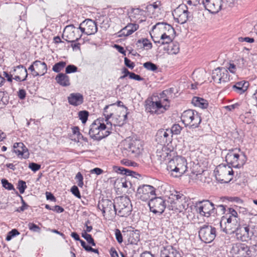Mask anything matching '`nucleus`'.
I'll return each mask as SVG.
<instances>
[{"instance_id":"f257e3e1","label":"nucleus","mask_w":257,"mask_h":257,"mask_svg":"<svg viewBox=\"0 0 257 257\" xmlns=\"http://www.w3.org/2000/svg\"><path fill=\"white\" fill-rule=\"evenodd\" d=\"M175 31L169 24L166 23H158L153 27L150 35L155 44L163 45L173 41Z\"/></svg>"},{"instance_id":"f03ea898","label":"nucleus","mask_w":257,"mask_h":257,"mask_svg":"<svg viewBox=\"0 0 257 257\" xmlns=\"http://www.w3.org/2000/svg\"><path fill=\"white\" fill-rule=\"evenodd\" d=\"M172 88L169 90H164L161 95L159 100L147 99L146 101V109L150 113L159 114L165 112L169 107L168 98H163V96H166L168 93L172 92Z\"/></svg>"},{"instance_id":"7ed1b4c3","label":"nucleus","mask_w":257,"mask_h":257,"mask_svg":"<svg viewBox=\"0 0 257 257\" xmlns=\"http://www.w3.org/2000/svg\"><path fill=\"white\" fill-rule=\"evenodd\" d=\"M167 169L174 177H179L187 170L186 160L181 156H177L169 161Z\"/></svg>"},{"instance_id":"20e7f679","label":"nucleus","mask_w":257,"mask_h":257,"mask_svg":"<svg viewBox=\"0 0 257 257\" xmlns=\"http://www.w3.org/2000/svg\"><path fill=\"white\" fill-rule=\"evenodd\" d=\"M103 118H99L90 125L89 135L94 140L100 141L109 135L108 131H105L107 127L103 122Z\"/></svg>"},{"instance_id":"39448f33","label":"nucleus","mask_w":257,"mask_h":257,"mask_svg":"<svg viewBox=\"0 0 257 257\" xmlns=\"http://www.w3.org/2000/svg\"><path fill=\"white\" fill-rule=\"evenodd\" d=\"M115 215L121 217L128 216L132 211L131 200L127 196H121L115 200Z\"/></svg>"},{"instance_id":"423d86ee","label":"nucleus","mask_w":257,"mask_h":257,"mask_svg":"<svg viewBox=\"0 0 257 257\" xmlns=\"http://www.w3.org/2000/svg\"><path fill=\"white\" fill-rule=\"evenodd\" d=\"M216 180L221 183L229 182L233 178V171L231 167L228 165L220 164L214 170Z\"/></svg>"},{"instance_id":"0eeeda50","label":"nucleus","mask_w":257,"mask_h":257,"mask_svg":"<svg viewBox=\"0 0 257 257\" xmlns=\"http://www.w3.org/2000/svg\"><path fill=\"white\" fill-rule=\"evenodd\" d=\"M181 119L186 126L192 128L198 127L201 121L200 114L192 109L184 111L181 115Z\"/></svg>"},{"instance_id":"6e6552de","label":"nucleus","mask_w":257,"mask_h":257,"mask_svg":"<svg viewBox=\"0 0 257 257\" xmlns=\"http://www.w3.org/2000/svg\"><path fill=\"white\" fill-rule=\"evenodd\" d=\"M240 149H234L229 150L225 156V161L227 165L232 167L239 168L242 167L245 163V156H241Z\"/></svg>"},{"instance_id":"1a4fd4ad","label":"nucleus","mask_w":257,"mask_h":257,"mask_svg":"<svg viewBox=\"0 0 257 257\" xmlns=\"http://www.w3.org/2000/svg\"><path fill=\"white\" fill-rule=\"evenodd\" d=\"M195 209L196 212L202 216L209 217L214 216L216 214V209H215L214 204L208 200L197 202Z\"/></svg>"},{"instance_id":"9d476101","label":"nucleus","mask_w":257,"mask_h":257,"mask_svg":"<svg viewBox=\"0 0 257 257\" xmlns=\"http://www.w3.org/2000/svg\"><path fill=\"white\" fill-rule=\"evenodd\" d=\"M198 233L201 241L205 243H210L216 236V229L214 227L205 224L200 227Z\"/></svg>"},{"instance_id":"9b49d317","label":"nucleus","mask_w":257,"mask_h":257,"mask_svg":"<svg viewBox=\"0 0 257 257\" xmlns=\"http://www.w3.org/2000/svg\"><path fill=\"white\" fill-rule=\"evenodd\" d=\"M172 14L176 22L181 24L185 23L188 20L192 18V15L188 12L185 5H179L174 10Z\"/></svg>"},{"instance_id":"f8f14e48","label":"nucleus","mask_w":257,"mask_h":257,"mask_svg":"<svg viewBox=\"0 0 257 257\" xmlns=\"http://www.w3.org/2000/svg\"><path fill=\"white\" fill-rule=\"evenodd\" d=\"M222 230L227 234L233 233L239 226L238 220L222 216L220 222Z\"/></svg>"},{"instance_id":"ddd939ff","label":"nucleus","mask_w":257,"mask_h":257,"mask_svg":"<svg viewBox=\"0 0 257 257\" xmlns=\"http://www.w3.org/2000/svg\"><path fill=\"white\" fill-rule=\"evenodd\" d=\"M156 189L152 186L143 185L137 189L136 196L139 199L143 201H147L151 199V197L156 195Z\"/></svg>"},{"instance_id":"4468645a","label":"nucleus","mask_w":257,"mask_h":257,"mask_svg":"<svg viewBox=\"0 0 257 257\" xmlns=\"http://www.w3.org/2000/svg\"><path fill=\"white\" fill-rule=\"evenodd\" d=\"M79 30L73 25L67 26L64 30L63 37L68 42L74 43L82 37V33H80Z\"/></svg>"},{"instance_id":"2eb2a0df","label":"nucleus","mask_w":257,"mask_h":257,"mask_svg":"<svg viewBox=\"0 0 257 257\" xmlns=\"http://www.w3.org/2000/svg\"><path fill=\"white\" fill-rule=\"evenodd\" d=\"M114 205L115 201L113 202L108 199H102L99 201L97 207L102 211L103 216L113 217L115 215Z\"/></svg>"},{"instance_id":"dca6fc26","label":"nucleus","mask_w":257,"mask_h":257,"mask_svg":"<svg viewBox=\"0 0 257 257\" xmlns=\"http://www.w3.org/2000/svg\"><path fill=\"white\" fill-rule=\"evenodd\" d=\"M212 78L216 83H225L229 81V75L225 67H218L212 71Z\"/></svg>"},{"instance_id":"f3484780","label":"nucleus","mask_w":257,"mask_h":257,"mask_svg":"<svg viewBox=\"0 0 257 257\" xmlns=\"http://www.w3.org/2000/svg\"><path fill=\"white\" fill-rule=\"evenodd\" d=\"M150 210L155 214H162L166 207L165 201L162 197L152 198L149 202Z\"/></svg>"},{"instance_id":"a211bd4d","label":"nucleus","mask_w":257,"mask_h":257,"mask_svg":"<svg viewBox=\"0 0 257 257\" xmlns=\"http://www.w3.org/2000/svg\"><path fill=\"white\" fill-rule=\"evenodd\" d=\"M79 29L82 33L87 35H93L97 31V27L95 21L91 19H86L79 25Z\"/></svg>"},{"instance_id":"6ab92c4d","label":"nucleus","mask_w":257,"mask_h":257,"mask_svg":"<svg viewBox=\"0 0 257 257\" xmlns=\"http://www.w3.org/2000/svg\"><path fill=\"white\" fill-rule=\"evenodd\" d=\"M124 148L128 152V155L136 157L143 150V145L140 140H133L126 143Z\"/></svg>"},{"instance_id":"aec40b11","label":"nucleus","mask_w":257,"mask_h":257,"mask_svg":"<svg viewBox=\"0 0 257 257\" xmlns=\"http://www.w3.org/2000/svg\"><path fill=\"white\" fill-rule=\"evenodd\" d=\"M205 10L212 14H216L221 10L223 0H203L202 2Z\"/></svg>"},{"instance_id":"412c9836","label":"nucleus","mask_w":257,"mask_h":257,"mask_svg":"<svg viewBox=\"0 0 257 257\" xmlns=\"http://www.w3.org/2000/svg\"><path fill=\"white\" fill-rule=\"evenodd\" d=\"M248 246L245 243H237L232 244L230 252L234 257H246L249 255Z\"/></svg>"},{"instance_id":"4be33fe9","label":"nucleus","mask_w":257,"mask_h":257,"mask_svg":"<svg viewBox=\"0 0 257 257\" xmlns=\"http://www.w3.org/2000/svg\"><path fill=\"white\" fill-rule=\"evenodd\" d=\"M171 132L169 130L161 129L158 131L156 135V141L162 146L171 141Z\"/></svg>"},{"instance_id":"5701e85b","label":"nucleus","mask_w":257,"mask_h":257,"mask_svg":"<svg viewBox=\"0 0 257 257\" xmlns=\"http://www.w3.org/2000/svg\"><path fill=\"white\" fill-rule=\"evenodd\" d=\"M188 207V204L185 200H180L179 199H174L171 200L170 204L168 205V208L170 210H172L175 212H181L186 210Z\"/></svg>"},{"instance_id":"b1692460","label":"nucleus","mask_w":257,"mask_h":257,"mask_svg":"<svg viewBox=\"0 0 257 257\" xmlns=\"http://www.w3.org/2000/svg\"><path fill=\"white\" fill-rule=\"evenodd\" d=\"M123 237L126 238L128 243L137 244L140 240V232L138 230H122Z\"/></svg>"},{"instance_id":"393cba45","label":"nucleus","mask_w":257,"mask_h":257,"mask_svg":"<svg viewBox=\"0 0 257 257\" xmlns=\"http://www.w3.org/2000/svg\"><path fill=\"white\" fill-rule=\"evenodd\" d=\"M14 152L20 158L27 159L29 157L28 149L22 143H16L14 144Z\"/></svg>"},{"instance_id":"a878e982","label":"nucleus","mask_w":257,"mask_h":257,"mask_svg":"<svg viewBox=\"0 0 257 257\" xmlns=\"http://www.w3.org/2000/svg\"><path fill=\"white\" fill-rule=\"evenodd\" d=\"M13 79L17 81H24L26 80L28 76L27 69L23 65H19L13 70Z\"/></svg>"},{"instance_id":"bb28decb","label":"nucleus","mask_w":257,"mask_h":257,"mask_svg":"<svg viewBox=\"0 0 257 257\" xmlns=\"http://www.w3.org/2000/svg\"><path fill=\"white\" fill-rule=\"evenodd\" d=\"M171 150L165 146H162L161 148L157 149L156 152V156L161 163L168 159L171 157Z\"/></svg>"},{"instance_id":"cd10ccee","label":"nucleus","mask_w":257,"mask_h":257,"mask_svg":"<svg viewBox=\"0 0 257 257\" xmlns=\"http://www.w3.org/2000/svg\"><path fill=\"white\" fill-rule=\"evenodd\" d=\"M161 257H182V256L176 248L172 246H167L161 250Z\"/></svg>"},{"instance_id":"c85d7f7f","label":"nucleus","mask_w":257,"mask_h":257,"mask_svg":"<svg viewBox=\"0 0 257 257\" xmlns=\"http://www.w3.org/2000/svg\"><path fill=\"white\" fill-rule=\"evenodd\" d=\"M139 28L138 24L129 23L119 32V36H128L136 31Z\"/></svg>"},{"instance_id":"c756f323","label":"nucleus","mask_w":257,"mask_h":257,"mask_svg":"<svg viewBox=\"0 0 257 257\" xmlns=\"http://www.w3.org/2000/svg\"><path fill=\"white\" fill-rule=\"evenodd\" d=\"M68 101L70 104L77 106L83 102V96L80 93H72L68 96Z\"/></svg>"},{"instance_id":"7c9ffc66","label":"nucleus","mask_w":257,"mask_h":257,"mask_svg":"<svg viewBox=\"0 0 257 257\" xmlns=\"http://www.w3.org/2000/svg\"><path fill=\"white\" fill-rule=\"evenodd\" d=\"M127 114L128 112L127 111L120 112V114H118V111H117V113L115 114L114 116L112 118V120H113V125L114 126H122L126 122Z\"/></svg>"},{"instance_id":"2f4dec72","label":"nucleus","mask_w":257,"mask_h":257,"mask_svg":"<svg viewBox=\"0 0 257 257\" xmlns=\"http://www.w3.org/2000/svg\"><path fill=\"white\" fill-rule=\"evenodd\" d=\"M34 64L35 65L36 71L34 72L35 76H43L47 71V66L44 62H41L39 60H36L34 62Z\"/></svg>"},{"instance_id":"473e14b6","label":"nucleus","mask_w":257,"mask_h":257,"mask_svg":"<svg viewBox=\"0 0 257 257\" xmlns=\"http://www.w3.org/2000/svg\"><path fill=\"white\" fill-rule=\"evenodd\" d=\"M113 171L117 173L125 175L128 176L137 178L138 176L140 177V175L135 172L132 171L128 169L124 168L122 167L113 166Z\"/></svg>"},{"instance_id":"72a5a7b5","label":"nucleus","mask_w":257,"mask_h":257,"mask_svg":"<svg viewBox=\"0 0 257 257\" xmlns=\"http://www.w3.org/2000/svg\"><path fill=\"white\" fill-rule=\"evenodd\" d=\"M56 82L61 86L67 87L70 85L69 77L64 73H59L55 77Z\"/></svg>"},{"instance_id":"f704fd0d","label":"nucleus","mask_w":257,"mask_h":257,"mask_svg":"<svg viewBox=\"0 0 257 257\" xmlns=\"http://www.w3.org/2000/svg\"><path fill=\"white\" fill-rule=\"evenodd\" d=\"M192 104L201 108H206L208 106V101L202 98L195 96L192 100Z\"/></svg>"},{"instance_id":"c9c22d12","label":"nucleus","mask_w":257,"mask_h":257,"mask_svg":"<svg viewBox=\"0 0 257 257\" xmlns=\"http://www.w3.org/2000/svg\"><path fill=\"white\" fill-rule=\"evenodd\" d=\"M246 82L242 81L238 82L233 85V89L239 94H242L246 90L247 86H245Z\"/></svg>"},{"instance_id":"e433bc0d","label":"nucleus","mask_w":257,"mask_h":257,"mask_svg":"<svg viewBox=\"0 0 257 257\" xmlns=\"http://www.w3.org/2000/svg\"><path fill=\"white\" fill-rule=\"evenodd\" d=\"M167 48V52L169 54H177L179 52V45L178 43H173L168 44Z\"/></svg>"},{"instance_id":"4c0bfd02","label":"nucleus","mask_w":257,"mask_h":257,"mask_svg":"<svg viewBox=\"0 0 257 257\" xmlns=\"http://www.w3.org/2000/svg\"><path fill=\"white\" fill-rule=\"evenodd\" d=\"M112 117V113H105V124L106 125V126L107 127V128H106L105 131H108L109 133V135L111 134V131L112 130V123L109 121V119Z\"/></svg>"},{"instance_id":"58836bf2","label":"nucleus","mask_w":257,"mask_h":257,"mask_svg":"<svg viewBox=\"0 0 257 257\" xmlns=\"http://www.w3.org/2000/svg\"><path fill=\"white\" fill-rule=\"evenodd\" d=\"M66 63L63 61H60L56 63L52 68L53 71L58 73L60 72L66 66Z\"/></svg>"},{"instance_id":"ea45409f","label":"nucleus","mask_w":257,"mask_h":257,"mask_svg":"<svg viewBox=\"0 0 257 257\" xmlns=\"http://www.w3.org/2000/svg\"><path fill=\"white\" fill-rule=\"evenodd\" d=\"M115 103L111 104L110 105H106L104 108L103 115L105 117V113H112V116L114 115V111L115 110Z\"/></svg>"},{"instance_id":"a19ab883","label":"nucleus","mask_w":257,"mask_h":257,"mask_svg":"<svg viewBox=\"0 0 257 257\" xmlns=\"http://www.w3.org/2000/svg\"><path fill=\"white\" fill-rule=\"evenodd\" d=\"M228 212L226 214V216L225 217H230L232 219L238 220L239 219L238 218V214L236 210L234 209L229 208L227 210Z\"/></svg>"},{"instance_id":"79ce46f5","label":"nucleus","mask_w":257,"mask_h":257,"mask_svg":"<svg viewBox=\"0 0 257 257\" xmlns=\"http://www.w3.org/2000/svg\"><path fill=\"white\" fill-rule=\"evenodd\" d=\"M240 231L242 233L243 236L245 237H250L252 236V233L249 231L248 226H243L240 228Z\"/></svg>"},{"instance_id":"37998d69","label":"nucleus","mask_w":257,"mask_h":257,"mask_svg":"<svg viewBox=\"0 0 257 257\" xmlns=\"http://www.w3.org/2000/svg\"><path fill=\"white\" fill-rule=\"evenodd\" d=\"M89 115L88 112L86 110L80 111L78 113L79 119L83 123H85L87 120Z\"/></svg>"},{"instance_id":"c03bdc74","label":"nucleus","mask_w":257,"mask_h":257,"mask_svg":"<svg viewBox=\"0 0 257 257\" xmlns=\"http://www.w3.org/2000/svg\"><path fill=\"white\" fill-rule=\"evenodd\" d=\"M82 236L89 243L93 246L95 245L94 239L90 234L86 233V231H83L82 232Z\"/></svg>"},{"instance_id":"a18cd8bd","label":"nucleus","mask_w":257,"mask_h":257,"mask_svg":"<svg viewBox=\"0 0 257 257\" xmlns=\"http://www.w3.org/2000/svg\"><path fill=\"white\" fill-rule=\"evenodd\" d=\"M143 66L147 70L153 71H156L158 68V67L156 64L151 62H147L144 63Z\"/></svg>"},{"instance_id":"49530a36","label":"nucleus","mask_w":257,"mask_h":257,"mask_svg":"<svg viewBox=\"0 0 257 257\" xmlns=\"http://www.w3.org/2000/svg\"><path fill=\"white\" fill-rule=\"evenodd\" d=\"M20 234V232L16 229H13L11 231L8 233L6 236V240L10 241L12 238Z\"/></svg>"},{"instance_id":"de8ad7c7","label":"nucleus","mask_w":257,"mask_h":257,"mask_svg":"<svg viewBox=\"0 0 257 257\" xmlns=\"http://www.w3.org/2000/svg\"><path fill=\"white\" fill-rule=\"evenodd\" d=\"M182 130V127L179 124H174L171 127L170 131L171 132V135H179Z\"/></svg>"},{"instance_id":"09e8293b","label":"nucleus","mask_w":257,"mask_h":257,"mask_svg":"<svg viewBox=\"0 0 257 257\" xmlns=\"http://www.w3.org/2000/svg\"><path fill=\"white\" fill-rule=\"evenodd\" d=\"M27 186L26 185V182L23 180L19 181L17 188L19 190V192L21 194H23L24 193L25 190L27 188Z\"/></svg>"},{"instance_id":"8fccbe9b","label":"nucleus","mask_w":257,"mask_h":257,"mask_svg":"<svg viewBox=\"0 0 257 257\" xmlns=\"http://www.w3.org/2000/svg\"><path fill=\"white\" fill-rule=\"evenodd\" d=\"M2 184L3 186L8 190H15L13 185L9 182L8 181L5 179L2 180Z\"/></svg>"},{"instance_id":"3c124183","label":"nucleus","mask_w":257,"mask_h":257,"mask_svg":"<svg viewBox=\"0 0 257 257\" xmlns=\"http://www.w3.org/2000/svg\"><path fill=\"white\" fill-rule=\"evenodd\" d=\"M114 231H115V236L116 240L117 241V242L119 243H122L123 241V233L122 232L121 233L120 232V230L117 228L115 229Z\"/></svg>"},{"instance_id":"603ef678","label":"nucleus","mask_w":257,"mask_h":257,"mask_svg":"<svg viewBox=\"0 0 257 257\" xmlns=\"http://www.w3.org/2000/svg\"><path fill=\"white\" fill-rule=\"evenodd\" d=\"M138 43H142L144 47H147L148 49H150L152 47V43L147 39L139 40Z\"/></svg>"},{"instance_id":"864d4df0","label":"nucleus","mask_w":257,"mask_h":257,"mask_svg":"<svg viewBox=\"0 0 257 257\" xmlns=\"http://www.w3.org/2000/svg\"><path fill=\"white\" fill-rule=\"evenodd\" d=\"M28 225L29 229L32 231L40 232L41 231V228L33 222H30Z\"/></svg>"},{"instance_id":"5fc2aeb1","label":"nucleus","mask_w":257,"mask_h":257,"mask_svg":"<svg viewBox=\"0 0 257 257\" xmlns=\"http://www.w3.org/2000/svg\"><path fill=\"white\" fill-rule=\"evenodd\" d=\"M77 67L74 65H68L65 69L66 73L69 74L76 72L77 71Z\"/></svg>"},{"instance_id":"6e6d98bb","label":"nucleus","mask_w":257,"mask_h":257,"mask_svg":"<svg viewBox=\"0 0 257 257\" xmlns=\"http://www.w3.org/2000/svg\"><path fill=\"white\" fill-rule=\"evenodd\" d=\"M215 209H216V215L224 214L226 210L225 206L223 205H216Z\"/></svg>"},{"instance_id":"4d7b16f0","label":"nucleus","mask_w":257,"mask_h":257,"mask_svg":"<svg viewBox=\"0 0 257 257\" xmlns=\"http://www.w3.org/2000/svg\"><path fill=\"white\" fill-rule=\"evenodd\" d=\"M75 179L77 180L78 186L82 187L83 186V177L80 172L77 173Z\"/></svg>"},{"instance_id":"13d9d810","label":"nucleus","mask_w":257,"mask_h":257,"mask_svg":"<svg viewBox=\"0 0 257 257\" xmlns=\"http://www.w3.org/2000/svg\"><path fill=\"white\" fill-rule=\"evenodd\" d=\"M226 69L227 71L229 70L230 73H235L236 71V65L232 63H229L226 66Z\"/></svg>"},{"instance_id":"bf43d9fd","label":"nucleus","mask_w":257,"mask_h":257,"mask_svg":"<svg viewBox=\"0 0 257 257\" xmlns=\"http://www.w3.org/2000/svg\"><path fill=\"white\" fill-rule=\"evenodd\" d=\"M71 191L76 197L78 198H80L81 195L79 190L76 186H73L71 189Z\"/></svg>"},{"instance_id":"052dcab7","label":"nucleus","mask_w":257,"mask_h":257,"mask_svg":"<svg viewBox=\"0 0 257 257\" xmlns=\"http://www.w3.org/2000/svg\"><path fill=\"white\" fill-rule=\"evenodd\" d=\"M29 168L32 171L36 172L40 169L41 165L35 163H31L29 164Z\"/></svg>"},{"instance_id":"680f3d73","label":"nucleus","mask_w":257,"mask_h":257,"mask_svg":"<svg viewBox=\"0 0 257 257\" xmlns=\"http://www.w3.org/2000/svg\"><path fill=\"white\" fill-rule=\"evenodd\" d=\"M124 64L125 65L131 69H133L135 66V63L133 62H132L129 59H128L126 57L124 58Z\"/></svg>"},{"instance_id":"e2e57ef3","label":"nucleus","mask_w":257,"mask_h":257,"mask_svg":"<svg viewBox=\"0 0 257 257\" xmlns=\"http://www.w3.org/2000/svg\"><path fill=\"white\" fill-rule=\"evenodd\" d=\"M20 196L21 198L22 205V206L19 207L17 211L18 212H22L27 209L28 205L24 201V200L23 199V197L21 196Z\"/></svg>"},{"instance_id":"0e129e2a","label":"nucleus","mask_w":257,"mask_h":257,"mask_svg":"<svg viewBox=\"0 0 257 257\" xmlns=\"http://www.w3.org/2000/svg\"><path fill=\"white\" fill-rule=\"evenodd\" d=\"M130 79H134L138 81H142L144 78L141 77L140 75L135 74V73L131 72L129 76Z\"/></svg>"},{"instance_id":"69168bd1","label":"nucleus","mask_w":257,"mask_h":257,"mask_svg":"<svg viewBox=\"0 0 257 257\" xmlns=\"http://www.w3.org/2000/svg\"><path fill=\"white\" fill-rule=\"evenodd\" d=\"M238 41L239 42H246L247 43H252L254 42V40L253 38H249V37H239L238 38Z\"/></svg>"},{"instance_id":"338daca9","label":"nucleus","mask_w":257,"mask_h":257,"mask_svg":"<svg viewBox=\"0 0 257 257\" xmlns=\"http://www.w3.org/2000/svg\"><path fill=\"white\" fill-rule=\"evenodd\" d=\"M26 93L24 89H20L18 91V96L21 99H24L26 97Z\"/></svg>"},{"instance_id":"774afa93","label":"nucleus","mask_w":257,"mask_h":257,"mask_svg":"<svg viewBox=\"0 0 257 257\" xmlns=\"http://www.w3.org/2000/svg\"><path fill=\"white\" fill-rule=\"evenodd\" d=\"M140 257H154V256L150 251H146L141 253Z\"/></svg>"}]
</instances>
